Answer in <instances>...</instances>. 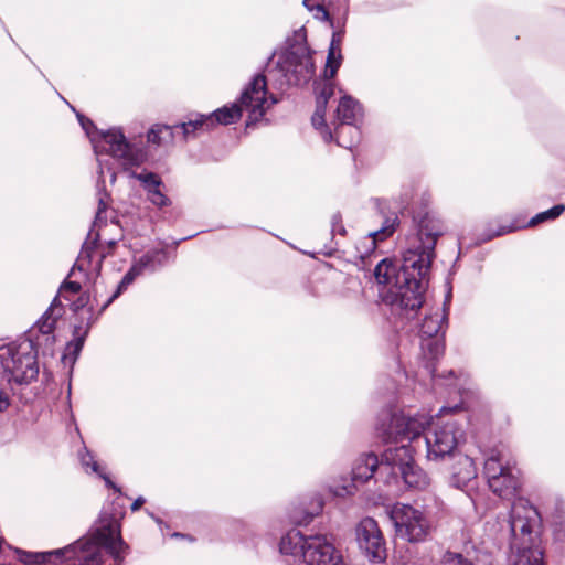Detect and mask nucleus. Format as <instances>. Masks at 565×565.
<instances>
[{
  "instance_id": "obj_1",
  "label": "nucleus",
  "mask_w": 565,
  "mask_h": 565,
  "mask_svg": "<svg viewBox=\"0 0 565 565\" xmlns=\"http://www.w3.org/2000/svg\"><path fill=\"white\" fill-rule=\"evenodd\" d=\"M413 222L401 259L383 258L373 270L376 282L388 287L381 292L382 301L402 321L417 318L425 303L437 241L444 234L440 221L429 213Z\"/></svg>"
},
{
  "instance_id": "obj_2",
  "label": "nucleus",
  "mask_w": 565,
  "mask_h": 565,
  "mask_svg": "<svg viewBox=\"0 0 565 565\" xmlns=\"http://www.w3.org/2000/svg\"><path fill=\"white\" fill-rule=\"evenodd\" d=\"M436 416L437 423L433 422L422 433L427 448L426 457L434 461L457 460L449 483L454 488L465 490L477 477L473 459L460 450V446L466 441L468 415L459 403L443 406Z\"/></svg>"
},
{
  "instance_id": "obj_3",
  "label": "nucleus",
  "mask_w": 565,
  "mask_h": 565,
  "mask_svg": "<svg viewBox=\"0 0 565 565\" xmlns=\"http://www.w3.org/2000/svg\"><path fill=\"white\" fill-rule=\"evenodd\" d=\"M265 68L274 87L278 89L301 87L312 79L316 67L305 26L295 30L281 49L271 52Z\"/></svg>"
},
{
  "instance_id": "obj_4",
  "label": "nucleus",
  "mask_w": 565,
  "mask_h": 565,
  "mask_svg": "<svg viewBox=\"0 0 565 565\" xmlns=\"http://www.w3.org/2000/svg\"><path fill=\"white\" fill-rule=\"evenodd\" d=\"M267 95V76L259 72L252 77L236 102L209 114L213 129L217 125L227 126L237 122L242 118L244 109L248 111L246 128L256 125L265 116L267 109L278 103L277 97L273 94L269 95L270 102H268Z\"/></svg>"
},
{
  "instance_id": "obj_5",
  "label": "nucleus",
  "mask_w": 565,
  "mask_h": 565,
  "mask_svg": "<svg viewBox=\"0 0 565 565\" xmlns=\"http://www.w3.org/2000/svg\"><path fill=\"white\" fill-rule=\"evenodd\" d=\"M39 351L32 337H23L17 342L0 345L2 380L9 385H29L38 379Z\"/></svg>"
},
{
  "instance_id": "obj_6",
  "label": "nucleus",
  "mask_w": 565,
  "mask_h": 565,
  "mask_svg": "<svg viewBox=\"0 0 565 565\" xmlns=\"http://www.w3.org/2000/svg\"><path fill=\"white\" fill-rule=\"evenodd\" d=\"M433 423V416L426 413L415 415L385 409L380 413L375 425L379 437L384 443L413 441L422 436L425 428Z\"/></svg>"
},
{
  "instance_id": "obj_7",
  "label": "nucleus",
  "mask_w": 565,
  "mask_h": 565,
  "mask_svg": "<svg viewBox=\"0 0 565 565\" xmlns=\"http://www.w3.org/2000/svg\"><path fill=\"white\" fill-rule=\"evenodd\" d=\"M382 470H387L385 482L403 481L407 489L423 490L428 486L426 472L415 463L408 446H390L383 451Z\"/></svg>"
},
{
  "instance_id": "obj_8",
  "label": "nucleus",
  "mask_w": 565,
  "mask_h": 565,
  "mask_svg": "<svg viewBox=\"0 0 565 565\" xmlns=\"http://www.w3.org/2000/svg\"><path fill=\"white\" fill-rule=\"evenodd\" d=\"M92 145L96 156L108 154L121 160L126 171L131 167H140L148 159V153L141 147L130 142L118 127L100 129L97 136L92 137Z\"/></svg>"
},
{
  "instance_id": "obj_9",
  "label": "nucleus",
  "mask_w": 565,
  "mask_h": 565,
  "mask_svg": "<svg viewBox=\"0 0 565 565\" xmlns=\"http://www.w3.org/2000/svg\"><path fill=\"white\" fill-rule=\"evenodd\" d=\"M390 518L395 527L396 537L408 543L426 541L431 530L427 514L411 504H395Z\"/></svg>"
},
{
  "instance_id": "obj_10",
  "label": "nucleus",
  "mask_w": 565,
  "mask_h": 565,
  "mask_svg": "<svg viewBox=\"0 0 565 565\" xmlns=\"http://www.w3.org/2000/svg\"><path fill=\"white\" fill-rule=\"evenodd\" d=\"M355 539L360 551L374 564L386 561L387 550L383 533L373 518L362 519L355 527Z\"/></svg>"
},
{
  "instance_id": "obj_11",
  "label": "nucleus",
  "mask_w": 565,
  "mask_h": 565,
  "mask_svg": "<svg viewBox=\"0 0 565 565\" xmlns=\"http://www.w3.org/2000/svg\"><path fill=\"white\" fill-rule=\"evenodd\" d=\"M448 324L447 311L426 315L419 324L420 345L431 360L438 359L445 351L444 335Z\"/></svg>"
},
{
  "instance_id": "obj_12",
  "label": "nucleus",
  "mask_w": 565,
  "mask_h": 565,
  "mask_svg": "<svg viewBox=\"0 0 565 565\" xmlns=\"http://www.w3.org/2000/svg\"><path fill=\"white\" fill-rule=\"evenodd\" d=\"M302 561L307 565H347L341 552L321 534L308 535Z\"/></svg>"
},
{
  "instance_id": "obj_13",
  "label": "nucleus",
  "mask_w": 565,
  "mask_h": 565,
  "mask_svg": "<svg viewBox=\"0 0 565 565\" xmlns=\"http://www.w3.org/2000/svg\"><path fill=\"white\" fill-rule=\"evenodd\" d=\"M382 465L383 456L381 460H379L377 456L373 452L359 456L352 466L350 483L343 484L341 489L342 492H339V494H353L359 487L363 486L375 476L385 475L387 477V470H382Z\"/></svg>"
},
{
  "instance_id": "obj_14",
  "label": "nucleus",
  "mask_w": 565,
  "mask_h": 565,
  "mask_svg": "<svg viewBox=\"0 0 565 565\" xmlns=\"http://www.w3.org/2000/svg\"><path fill=\"white\" fill-rule=\"evenodd\" d=\"M64 309L58 295L54 297L50 307L42 315V317L35 322L32 330L29 331L26 337H32L35 349L41 344H45L46 348H51L55 343L54 330L56 328L57 319L63 315Z\"/></svg>"
},
{
  "instance_id": "obj_15",
  "label": "nucleus",
  "mask_w": 565,
  "mask_h": 565,
  "mask_svg": "<svg viewBox=\"0 0 565 565\" xmlns=\"http://www.w3.org/2000/svg\"><path fill=\"white\" fill-rule=\"evenodd\" d=\"M565 211L564 204H555L551 209L540 212L535 214L527 223L526 225H519L515 222L500 225L498 228L493 230L491 227H488L478 238L479 243H487L495 237L505 235L508 233L515 232L523 227H534L541 223L548 222L556 220L558 216L563 214Z\"/></svg>"
},
{
  "instance_id": "obj_16",
  "label": "nucleus",
  "mask_w": 565,
  "mask_h": 565,
  "mask_svg": "<svg viewBox=\"0 0 565 565\" xmlns=\"http://www.w3.org/2000/svg\"><path fill=\"white\" fill-rule=\"evenodd\" d=\"M87 311H88L89 316L87 317L85 324H84V319H82L78 323L74 324V327H73V339L66 345L68 355L63 354V356H62L63 361L70 360L71 364H74L76 362L77 358L79 356L81 351L83 350L86 338L88 337L93 324L98 319V316L96 318L93 317V315H94L93 306H89Z\"/></svg>"
},
{
  "instance_id": "obj_17",
  "label": "nucleus",
  "mask_w": 565,
  "mask_h": 565,
  "mask_svg": "<svg viewBox=\"0 0 565 565\" xmlns=\"http://www.w3.org/2000/svg\"><path fill=\"white\" fill-rule=\"evenodd\" d=\"M333 129H327L324 141H335L340 147L351 149L359 143L361 130L359 124L332 122Z\"/></svg>"
},
{
  "instance_id": "obj_18",
  "label": "nucleus",
  "mask_w": 565,
  "mask_h": 565,
  "mask_svg": "<svg viewBox=\"0 0 565 565\" xmlns=\"http://www.w3.org/2000/svg\"><path fill=\"white\" fill-rule=\"evenodd\" d=\"M174 131L180 130L184 140L195 139L213 129L209 114L190 113L184 120L173 125Z\"/></svg>"
},
{
  "instance_id": "obj_19",
  "label": "nucleus",
  "mask_w": 565,
  "mask_h": 565,
  "mask_svg": "<svg viewBox=\"0 0 565 565\" xmlns=\"http://www.w3.org/2000/svg\"><path fill=\"white\" fill-rule=\"evenodd\" d=\"M168 262V252L164 248H151L138 258H134L131 268L138 276L148 273H156L162 268Z\"/></svg>"
},
{
  "instance_id": "obj_20",
  "label": "nucleus",
  "mask_w": 565,
  "mask_h": 565,
  "mask_svg": "<svg viewBox=\"0 0 565 565\" xmlns=\"http://www.w3.org/2000/svg\"><path fill=\"white\" fill-rule=\"evenodd\" d=\"M363 119L362 104L351 95H343L335 109L333 122L343 121L344 124H361Z\"/></svg>"
},
{
  "instance_id": "obj_21",
  "label": "nucleus",
  "mask_w": 565,
  "mask_h": 565,
  "mask_svg": "<svg viewBox=\"0 0 565 565\" xmlns=\"http://www.w3.org/2000/svg\"><path fill=\"white\" fill-rule=\"evenodd\" d=\"M511 546H527L531 541L532 523L526 516L520 515L516 511H512L510 515Z\"/></svg>"
},
{
  "instance_id": "obj_22",
  "label": "nucleus",
  "mask_w": 565,
  "mask_h": 565,
  "mask_svg": "<svg viewBox=\"0 0 565 565\" xmlns=\"http://www.w3.org/2000/svg\"><path fill=\"white\" fill-rule=\"evenodd\" d=\"M92 236L93 232L89 231L87 234V238L82 245L81 253L68 273V276H72L75 273V270H78L81 273H84L86 278L89 279L88 270L93 264V255L99 244V234L96 233L94 237Z\"/></svg>"
},
{
  "instance_id": "obj_23",
  "label": "nucleus",
  "mask_w": 565,
  "mask_h": 565,
  "mask_svg": "<svg viewBox=\"0 0 565 565\" xmlns=\"http://www.w3.org/2000/svg\"><path fill=\"white\" fill-rule=\"evenodd\" d=\"M343 36H344V26L343 25L332 32V38H331L330 46L328 50L326 71H324V73H327V72L329 73L330 78H333L337 75V73L342 64L343 56L341 53V44H342Z\"/></svg>"
},
{
  "instance_id": "obj_24",
  "label": "nucleus",
  "mask_w": 565,
  "mask_h": 565,
  "mask_svg": "<svg viewBox=\"0 0 565 565\" xmlns=\"http://www.w3.org/2000/svg\"><path fill=\"white\" fill-rule=\"evenodd\" d=\"M307 537L308 535L299 530H290L281 536L279 552L285 555H300L302 557V547L307 543Z\"/></svg>"
},
{
  "instance_id": "obj_25",
  "label": "nucleus",
  "mask_w": 565,
  "mask_h": 565,
  "mask_svg": "<svg viewBox=\"0 0 565 565\" xmlns=\"http://www.w3.org/2000/svg\"><path fill=\"white\" fill-rule=\"evenodd\" d=\"M104 258H105V255H102L99 257V259L95 264L94 270L96 273V277H95V280L93 282L92 289L88 290L87 292H82L79 295V297L75 301H73L71 303V310H72L73 313L77 315L81 310L86 308L88 306V303H89L92 295H93V299L95 301H97V297L99 295L97 279L100 276Z\"/></svg>"
},
{
  "instance_id": "obj_26",
  "label": "nucleus",
  "mask_w": 565,
  "mask_h": 565,
  "mask_svg": "<svg viewBox=\"0 0 565 565\" xmlns=\"http://www.w3.org/2000/svg\"><path fill=\"white\" fill-rule=\"evenodd\" d=\"M508 468V465H503L502 460L499 455H492L489 458L486 459L484 466H483V473L487 478L489 488L491 490L498 489V478H500V475L505 471Z\"/></svg>"
},
{
  "instance_id": "obj_27",
  "label": "nucleus",
  "mask_w": 565,
  "mask_h": 565,
  "mask_svg": "<svg viewBox=\"0 0 565 565\" xmlns=\"http://www.w3.org/2000/svg\"><path fill=\"white\" fill-rule=\"evenodd\" d=\"M137 277H138V275L135 271V269L129 267V269L122 276L121 280L118 282L115 291L102 305V307L98 311V316H100L116 299H118L128 289V287L136 280Z\"/></svg>"
},
{
  "instance_id": "obj_28",
  "label": "nucleus",
  "mask_w": 565,
  "mask_h": 565,
  "mask_svg": "<svg viewBox=\"0 0 565 565\" xmlns=\"http://www.w3.org/2000/svg\"><path fill=\"white\" fill-rule=\"evenodd\" d=\"M128 175L131 179L138 180L147 194L148 190H156L163 185L162 179L157 173L146 169H143L141 172L129 170Z\"/></svg>"
},
{
  "instance_id": "obj_29",
  "label": "nucleus",
  "mask_w": 565,
  "mask_h": 565,
  "mask_svg": "<svg viewBox=\"0 0 565 565\" xmlns=\"http://www.w3.org/2000/svg\"><path fill=\"white\" fill-rule=\"evenodd\" d=\"M520 553L516 556L513 565H544L543 552L532 550L529 546L518 547Z\"/></svg>"
},
{
  "instance_id": "obj_30",
  "label": "nucleus",
  "mask_w": 565,
  "mask_h": 565,
  "mask_svg": "<svg viewBox=\"0 0 565 565\" xmlns=\"http://www.w3.org/2000/svg\"><path fill=\"white\" fill-rule=\"evenodd\" d=\"M499 482H498V489L497 490H492L494 493L499 494V495H503L505 492H509L511 490H516L518 486H519V481L518 479L513 476L512 473V470L510 469V467L508 466V468L505 469V471H503L501 475H500V478H498Z\"/></svg>"
},
{
  "instance_id": "obj_31",
  "label": "nucleus",
  "mask_w": 565,
  "mask_h": 565,
  "mask_svg": "<svg viewBox=\"0 0 565 565\" xmlns=\"http://www.w3.org/2000/svg\"><path fill=\"white\" fill-rule=\"evenodd\" d=\"M397 224L398 217L396 215L393 218H385L381 228L369 234L372 237V243L375 244L377 241H384L391 236L395 232Z\"/></svg>"
},
{
  "instance_id": "obj_32",
  "label": "nucleus",
  "mask_w": 565,
  "mask_h": 565,
  "mask_svg": "<svg viewBox=\"0 0 565 565\" xmlns=\"http://www.w3.org/2000/svg\"><path fill=\"white\" fill-rule=\"evenodd\" d=\"M326 75V81L316 86L315 88V92H316V99H319L321 100L322 98H324V102L328 104L329 103V99L334 95V83L331 82L332 78L329 77V73H324Z\"/></svg>"
},
{
  "instance_id": "obj_33",
  "label": "nucleus",
  "mask_w": 565,
  "mask_h": 565,
  "mask_svg": "<svg viewBox=\"0 0 565 565\" xmlns=\"http://www.w3.org/2000/svg\"><path fill=\"white\" fill-rule=\"evenodd\" d=\"M313 510L312 511H302L301 518L291 516V521L297 525H308L315 516H317L323 508V503L321 500H317L312 503Z\"/></svg>"
},
{
  "instance_id": "obj_34",
  "label": "nucleus",
  "mask_w": 565,
  "mask_h": 565,
  "mask_svg": "<svg viewBox=\"0 0 565 565\" xmlns=\"http://www.w3.org/2000/svg\"><path fill=\"white\" fill-rule=\"evenodd\" d=\"M161 134H167L170 137L174 134L173 125H156L148 131V141L160 145L161 143Z\"/></svg>"
},
{
  "instance_id": "obj_35",
  "label": "nucleus",
  "mask_w": 565,
  "mask_h": 565,
  "mask_svg": "<svg viewBox=\"0 0 565 565\" xmlns=\"http://www.w3.org/2000/svg\"><path fill=\"white\" fill-rule=\"evenodd\" d=\"M443 565H475L472 561L458 552L447 551L441 557Z\"/></svg>"
},
{
  "instance_id": "obj_36",
  "label": "nucleus",
  "mask_w": 565,
  "mask_h": 565,
  "mask_svg": "<svg viewBox=\"0 0 565 565\" xmlns=\"http://www.w3.org/2000/svg\"><path fill=\"white\" fill-rule=\"evenodd\" d=\"M148 200L157 207L162 209L172 204L170 198H168L160 188L156 190H148Z\"/></svg>"
},
{
  "instance_id": "obj_37",
  "label": "nucleus",
  "mask_w": 565,
  "mask_h": 565,
  "mask_svg": "<svg viewBox=\"0 0 565 565\" xmlns=\"http://www.w3.org/2000/svg\"><path fill=\"white\" fill-rule=\"evenodd\" d=\"M76 117L82 129L85 131L86 136L92 141V137L97 136V132L100 131V129H98L94 121L90 118L86 117L84 114L76 113Z\"/></svg>"
},
{
  "instance_id": "obj_38",
  "label": "nucleus",
  "mask_w": 565,
  "mask_h": 565,
  "mask_svg": "<svg viewBox=\"0 0 565 565\" xmlns=\"http://www.w3.org/2000/svg\"><path fill=\"white\" fill-rule=\"evenodd\" d=\"M302 3L309 11L317 10L318 12H320L322 14V20L328 21L331 28H335L330 13L323 7V4L316 2V0H303Z\"/></svg>"
},
{
  "instance_id": "obj_39",
  "label": "nucleus",
  "mask_w": 565,
  "mask_h": 565,
  "mask_svg": "<svg viewBox=\"0 0 565 565\" xmlns=\"http://www.w3.org/2000/svg\"><path fill=\"white\" fill-rule=\"evenodd\" d=\"M92 471L104 480L107 488L113 489L115 492L121 494V489L110 479L106 472L100 469V466L97 461H93Z\"/></svg>"
},
{
  "instance_id": "obj_40",
  "label": "nucleus",
  "mask_w": 565,
  "mask_h": 565,
  "mask_svg": "<svg viewBox=\"0 0 565 565\" xmlns=\"http://www.w3.org/2000/svg\"><path fill=\"white\" fill-rule=\"evenodd\" d=\"M70 277L71 276L67 275V277L61 284L58 289L60 294L70 292L73 295H77L82 291V285L78 281L70 280Z\"/></svg>"
},
{
  "instance_id": "obj_41",
  "label": "nucleus",
  "mask_w": 565,
  "mask_h": 565,
  "mask_svg": "<svg viewBox=\"0 0 565 565\" xmlns=\"http://www.w3.org/2000/svg\"><path fill=\"white\" fill-rule=\"evenodd\" d=\"M331 232L332 234H347V230L342 224V215L340 212H335L331 216Z\"/></svg>"
},
{
  "instance_id": "obj_42",
  "label": "nucleus",
  "mask_w": 565,
  "mask_h": 565,
  "mask_svg": "<svg viewBox=\"0 0 565 565\" xmlns=\"http://www.w3.org/2000/svg\"><path fill=\"white\" fill-rule=\"evenodd\" d=\"M311 124L316 129H320L322 137L324 138V134L327 132V129H330L329 126L326 122V117L320 115H312L311 117Z\"/></svg>"
},
{
  "instance_id": "obj_43",
  "label": "nucleus",
  "mask_w": 565,
  "mask_h": 565,
  "mask_svg": "<svg viewBox=\"0 0 565 565\" xmlns=\"http://www.w3.org/2000/svg\"><path fill=\"white\" fill-rule=\"evenodd\" d=\"M93 461H96L94 459V455L86 447H84V451L81 454V462H82V465L84 467H90L92 468Z\"/></svg>"
},
{
  "instance_id": "obj_44",
  "label": "nucleus",
  "mask_w": 565,
  "mask_h": 565,
  "mask_svg": "<svg viewBox=\"0 0 565 565\" xmlns=\"http://www.w3.org/2000/svg\"><path fill=\"white\" fill-rule=\"evenodd\" d=\"M447 285H448V289H447V292L445 295L443 312L446 310L447 311V316H448L449 315L450 302H451V299H452V287H451V285L449 282Z\"/></svg>"
},
{
  "instance_id": "obj_45",
  "label": "nucleus",
  "mask_w": 565,
  "mask_h": 565,
  "mask_svg": "<svg viewBox=\"0 0 565 565\" xmlns=\"http://www.w3.org/2000/svg\"><path fill=\"white\" fill-rule=\"evenodd\" d=\"M327 106L328 104L324 102V98H322L321 100L316 99V109L313 114L326 117Z\"/></svg>"
},
{
  "instance_id": "obj_46",
  "label": "nucleus",
  "mask_w": 565,
  "mask_h": 565,
  "mask_svg": "<svg viewBox=\"0 0 565 565\" xmlns=\"http://www.w3.org/2000/svg\"><path fill=\"white\" fill-rule=\"evenodd\" d=\"M10 406V398L7 393L0 390V413L8 409Z\"/></svg>"
},
{
  "instance_id": "obj_47",
  "label": "nucleus",
  "mask_w": 565,
  "mask_h": 565,
  "mask_svg": "<svg viewBox=\"0 0 565 565\" xmlns=\"http://www.w3.org/2000/svg\"><path fill=\"white\" fill-rule=\"evenodd\" d=\"M232 525L237 531H242V532H246V533L250 532L248 525L244 521H242V520H234L232 522Z\"/></svg>"
},
{
  "instance_id": "obj_48",
  "label": "nucleus",
  "mask_w": 565,
  "mask_h": 565,
  "mask_svg": "<svg viewBox=\"0 0 565 565\" xmlns=\"http://www.w3.org/2000/svg\"><path fill=\"white\" fill-rule=\"evenodd\" d=\"M147 514L159 525L161 532H163V527L168 529L169 525L166 524L159 516H157L154 513L146 510Z\"/></svg>"
},
{
  "instance_id": "obj_49",
  "label": "nucleus",
  "mask_w": 565,
  "mask_h": 565,
  "mask_svg": "<svg viewBox=\"0 0 565 565\" xmlns=\"http://www.w3.org/2000/svg\"><path fill=\"white\" fill-rule=\"evenodd\" d=\"M146 499L143 497H138L131 504L130 509L131 511H138L141 509V507L145 504Z\"/></svg>"
},
{
  "instance_id": "obj_50",
  "label": "nucleus",
  "mask_w": 565,
  "mask_h": 565,
  "mask_svg": "<svg viewBox=\"0 0 565 565\" xmlns=\"http://www.w3.org/2000/svg\"><path fill=\"white\" fill-rule=\"evenodd\" d=\"M106 210H107V204L104 201V199L100 198L99 201H98V209H97V212H96V218H99L102 213L106 212Z\"/></svg>"
},
{
  "instance_id": "obj_51",
  "label": "nucleus",
  "mask_w": 565,
  "mask_h": 565,
  "mask_svg": "<svg viewBox=\"0 0 565 565\" xmlns=\"http://www.w3.org/2000/svg\"><path fill=\"white\" fill-rule=\"evenodd\" d=\"M426 369L429 371L433 379L437 376L435 365L431 362L426 363Z\"/></svg>"
},
{
  "instance_id": "obj_52",
  "label": "nucleus",
  "mask_w": 565,
  "mask_h": 565,
  "mask_svg": "<svg viewBox=\"0 0 565 565\" xmlns=\"http://www.w3.org/2000/svg\"><path fill=\"white\" fill-rule=\"evenodd\" d=\"M172 537H188L189 540H193L190 535L188 534H183V533H180V532H174L171 534Z\"/></svg>"
},
{
  "instance_id": "obj_53",
  "label": "nucleus",
  "mask_w": 565,
  "mask_h": 565,
  "mask_svg": "<svg viewBox=\"0 0 565 565\" xmlns=\"http://www.w3.org/2000/svg\"><path fill=\"white\" fill-rule=\"evenodd\" d=\"M98 162H99V168H100L99 174H100V178H102L103 177V163H102L100 160H98Z\"/></svg>"
},
{
  "instance_id": "obj_54",
  "label": "nucleus",
  "mask_w": 565,
  "mask_h": 565,
  "mask_svg": "<svg viewBox=\"0 0 565 565\" xmlns=\"http://www.w3.org/2000/svg\"><path fill=\"white\" fill-rule=\"evenodd\" d=\"M116 244H117L116 241H110L109 242V246H111V247L115 246Z\"/></svg>"
},
{
  "instance_id": "obj_55",
  "label": "nucleus",
  "mask_w": 565,
  "mask_h": 565,
  "mask_svg": "<svg viewBox=\"0 0 565 565\" xmlns=\"http://www.w3.org/2000/svg\"><path fill=\"white\" fill-rule=\"evenodd\" d=\"M454 375H455V372H454L452 370H450V371L448 372V376H454Z\"/></svg>"
},
{
  "instance_id": "obj_56",
  "label": "nucleus",
  "mask_w": 565,
  "mask_h": 565,
  "mask_svg": "<svg viewBox=\"0 0 565 565\" xmlns=\"http://www.w3.org/2000/svg\"><path fill=\"white\" fill-rule=\"evenodd\" d=\"M193 237L192 235L191 236H188V237H183L181 241H186L189 238Z\"/></svg>"
}]
</instances>
